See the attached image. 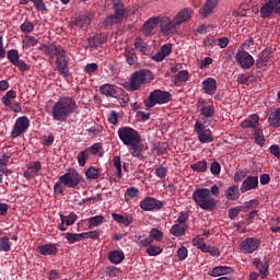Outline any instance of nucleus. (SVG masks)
<instances>
[{"instance_id": "obj_42", "label": "nucleus", "mask_w": 280, "mask_h": 280, "mask_svg": "<svg viewBox=\"0 0 280 280\" xmlns=\"http://www.w3.org/2000/svg\"><path fill=\"white\" fill-rule=\"evenodd\" d=\"M192 244L194 246H196L197 248H199V250H201V253H207V247L209 245H207V243H205V238L200 235H197L194 240H192Z\"/></svg>"}, {"instance_id": "obj_16", "label": "nucleus", "mask_w": 280, "mask_h": 280, "mask_svg": "<svg viewBox=\"0 0 280 280\" xmlns=\"http://www.w3.org/2000/svg\"><path fill=\"white\" fill-rule=\"evenodd\" d=\"M172 54V44L167 43L163 45L158 52L152 56V60L155 62H163L167 56Z\"/></svg>"}, {"instance_id": "obj_28", "label": "nucleus", "mask_w": 280, "mask_h": 280, "mask_svg": "<svg viewBox=\"0 0 280 280\" xmlns=\"http://www.w3.org/2000/svg\"><path fill=\"white\" fill-rule=\"evenodd\" d=\"M101 95H105V97H116L117 96V88L113 84H103L100 86Z\"/></svg>"}, {"instance_id": "obj_58", "label": "nucleus", "mask_w": 280, "mask_h": 280, "mask_svg": "<svg viewBox=\"0 0 280 280\" xmlns=\"http://www.w3.org/2000/svg\"><path fill=\"white\" fill-rule=\"evenodd\" d=\"M175 80L177 82H187L189 80V72L187 70H180L176 75Z\"/></svg>"}, {"instance_id": "obj_38", "label": "nucleus", "mask_w": 280, "mask_h": 280, "mask_svg": "<svg viewBox=\"0 0 280 280\" xmlns=\"http://www.w3.org/2000/svg\"><path fill=\"white\" fill-rule=\"evenodd\" d=\"M228 200H237L240 198V187L233 185L226 189L225 192Z\"/></svg>"}, {"instance_id": "obj_47", "label": "nucleus", "mask_w": 280, "mask_h": 280, "mask_svg": "<svg viewBox=\"0 0 280 280\" xmlns=\"http://www.w3.org/2000/svg\"><path fill=\"white\" fill-rule=\"evenodd\" d=\"M24 49H30V47H35V45H38V39L32 35H26L25 39L22 42Z\"/></svg>"}, {"instance_id": "obj_46", "label": "nucleus", "mask_w": 280, "mask_h": 280, "mask_svg": "<svg viewBox=\"0 0 280 280\" xmlns=\"http://www.w3.org/2000/svg\"><path fill=\"white\" fill-rule=\"evenodd\" d=\"M12 100H16V92L14 90H10L2 96V103L4 106H12Z\"/></svg>"}, {"instance_id": "obj_30", "label": "nucleus", "mask_w": 280, "mask_h": 280, "mask_svg": "<svg viewBox=\"0 0 280 280\" xmlns=\"http://www.w3.org/2000/svg\"><path fill=\"white\" fill-rule=\"evenodd\" d=\"M189 226L183 225L180 223H176L171 228V234L174 235V237H183L185 233H187V230Z\"/></svg>"}, {"instance_id": "obj_1", "label": "nucleus", "mask_w": 280, "mask_h": 280, "mask_svg": "<svg viewBox=\"0 0 280 280\" xmlns=\"http://www.w3.org/2000/svg\"><path fill=\"white\" fill-rule=\"evenodd\" d=\"M78 110V103L73 97H62L56 102L51 109L52 119L55 121H65L69 119L73 113Z\"/></svg>"}, {"instance_id": "obj_39", "label": "nucleus", "mask_w": 280, "mask_h": 280, "mask_svg": "<svg viewBox=\"0 0 280 280\" xmlns=\"http://www.w3.org/2000/svg\"><path fill=\"white\" fill-rule=\"evenodd\" d=\"M254 139H255V143H257V145H260V148H264V145L266 144V138H264V131L261 130V128H255L254 130Z\"/></svg>"}, {"instance_id": "obj_13", "label": "nucleus", "mask_w": 280, "mask_h": 280, "mask_svg": "<svg viewBox=\"0 0 280 280\" xmlns=\"http://www.w3.org/2000/svg\"><path fill=\"white\" fill-rule=\"evenodd\" d=\"M196 106L199 108L200 117L209 119V117H213L215 115V108H213V105H207V101L205 98H199Z\"/></svg>"}, {"instance_id": "obj_25", "label": "nucleus", "mask_w": 280, "mask_h": 280, "mask_svg": "<svg viewBox=\"0 0 280 280\" xmlns=\"http://www.w3.org/2000/svg\"><path fill=\"white\" fill-rule=\"evenodd\" d=\"M202 89L207 95H213L218 91V82L213 78H208L202 82Z\"/></svg>"}, {"instance_id": "obj_48", "label": "nucleus", "mask_w": 280, "mask_h": 280, "mask_svg": "<svg viewBox=\"0 0 280 280\" xmlns=\"http://www.w3.org/2000/svg\"><path fill=\"white\" fill-rule=\"evenodd\" d=\"M147 255L149 257H156L163 253V247L156 245H149L145 249Z\"/></svg>"}, {"instance_id": "obj_5", "label": "nucleus", "mask_w": 280, "mask_h": 280, "mask_svg": "<svg viewBox=\"0 0 280 280\" xmlns=\"http://www.w3.org/2000/svg\"><path fill=\"white\" fill-rule=\"evenodd\" d=\"M141 135L139 131L131 127H120L118 129V139L124 143V145H130V143H135L137 139H140Z\"/></svg>"}, {"instance_id": "obj_37", "label": "nucleus", "mask_w": 280, "mask_h": 280, "mask_svg": "<svg viewBox=\"0 0 280 280\" xmlns=\"http://www.w3.org/2000/svg\"><path fill=\"white\" fill-rule=\"evenodd\" d=\"M112 218L115 220V222H118V224H124V226H130L132 222V217H124L118 213H113Z\"/></svg>"}, {"instance_id": "obj_27", "label": "nucleus", "mask_w": 280, "mask_h": 280, "mask_svg": "<svg viewBox=\"0 0 280 280\" xmlns=\"http://www.w3.org/2000/svg\"><path fill=\"white\" fill-rule=\"evenodd\" d=\"M62 46H56L54 44H44L42 46L38 47L39 51H43V54H45V56H56V54H58V50L61 48Z\"/></svg>"}, {"instance_id": "obj_60", "label": "nucleus", "mask_w": 280, "mask_h": 280, "mask_svg": "<svg viewBox=\"0 0 280 280\" xmlns=\"http://www.w3.org/2000/svg\"><path fill=\"white\" fill-rule=\"evenodd\" d=\"M114 167L117 170V177H121V158L120 156H114L113 158Z\"/></svg>"}, {"instance_id": "obj_8", "label": "nucleus", "mask_w": 280, "mask_h": 280, "mask_svg": "<svg viewBox=\"0 0 280 280\" xmlns=\"http://www.w3.org/2000/svg\"><path fill=\"white\" fill-rule=\"evenodd\" d=\"M56 58H57V71L63 78H69V68L67 65H69V61L67 60V51H65V48H59L58 51L56 52Z\"/></svg>"}, {"instance_id": "obj_17", "label": "nucleus", "mask_w": 280, "mask_h": 280, "mask_svg": "<svg viewBox=\"0 0 280 280\" xmlns=\"http://www.w3.org/2000/svg\"><path fill=\"white\" fill-rule=\"evenodd\" d=\"M177 25L175 18L172 20L168 16H164L160 21V27L164 34H170L173 30H176Z\"/></svg>"}, {"instance_id": "obj_57", "label": "nucleus", "mask_w": 280, "mask_h": 280, "mask_svg": "<svg viewBox=\"0 0 280 280\" xmlns=\"http://www.w3.org/2000/svg\"><path fill=\"white\" fill-rule=\"evenodd\" d=\"M7 58L14 65L15 62L19 61V50L16 49H11L7 52Z\"/></svg>"}, {"instance_id": "obj_22", "label": "nucleus", "mask_w": 280, "mask_h": 280, "mask_svg": "<svg viewBox=\"0 0 280 280\" xmlns=\"http://www.w3.org/2000/svg\"><path fill=\"white\" fill-rule=\"evenodd\" d=\"M156 25H159V18H150L147 22H144L141 30L143 36H152V32H154Z\"/></svg>"}, {"instance_id": "obj_19", "label": "nucleus", "mask_w": 280, "mask_h": 280, "mask_svg": "<svg viewBox=\"0 0 280 280\" xmlns=\"http://www.w3.org/2000/svg\"><path fill=\"white\" fill-rule=\"evenodd\" d=\"M43 165L40 162H31L27 166V170L24 172V177L27 178V180L34 178V176H38V173L40 172Z\"/></svg>"}, {"instance_id": "obj_44", "label": "nucleus", "mask_w": 280, "mask_h": 280, "mask_svg": "<svg viewBox=\"0 0 280 280\" xmlns=\"http://www.w3.org/2000/svg\"><path fill=\"white\" fill-rule=\"evenodd\" d=\"M118 23H121V20L117 15L110 14L105 18L103 25L105 27H113V25H117Z\"/></svg>"}, {"instance_id": "obj_43", "label": "nucleus", "mask_w": 280, "mask_h": 280, "mask_svg": "<svg viewBox=\"0 0 280 280\" xmlns=\"http://www.w3.org/2000/svg\"><path fill=\"white\" fill-rule=\"evenodd\" d=\"M190 170L198 173H205L208 170V164L205 160L198 161L197 163L190 165Z\"/></svg>"}, {"instance_id": "obj_59", "label": "nucleus", "mask_w": 280, "mask_h": 280, "mask_svg": "<svg viewBox=\"0 0 280 280\" xmlns=\"http://www.w3.org/2000/svg\"><path fill=\"white\" fill-rule=\"evenodd\" d=\"M149 237H151L152 242H154V240L161 242V240H163V232L159 231V229H152Z\"/></svg>"}, {"instance_id": "obj_20", "label": "nucleus", "mask_w": 280, "mask_h": 280, "mask_svg": "<svg viewBox=\"0 0 280 280\" xmlns=\"http://www.w3.org/2000/svg\"><path fill=\"white\" fill-rule=\"evenodd\" d=\"M194 14V11L189 8H185L183 10H180L175 16V23L177 25H183V23H187V21H189L191 19Z\"/></svg>"}, {"instance_id": "obj_3", "label": "nucleus", "mask_w": 280, "mask_h": 280, "mask_svg": "<svg viewBox=\"0 0 280 280\" xmlns=\"http://www.w3.org/2000/svg\"><path fill=\"white\" fill-rule=\"evenodd\" d=\"M148 80H152V71L145 69L138 70L131 74L130 79L122 86L126 91H139L143 84H147Z\"/></svg>"}, {"instance_id": "obj_51", "label": "nucleus", "mask_w": 280, "mask_h": 280, "mask_svg": "<svg viewBox=\"0 0 280 280\" xmlns=\"http://www.w3.org/2000/svg\"><path fill=\"white\" fill-rule=\"evenodd\" d=\"M89 222V229H95L96 226H100L104 222V218L102 215H95L88 219Z\"/></svg>"}, {"instance_id": "obj_6", "label": "nucleus", "mask_w": 280, "mask_h": 280, "mask_svg": "<svg viewBox=\"0 0 280 280\" xmlns=\"http://www.w3.org/2000/svg\"><path fill=\"white\" fill-rule=\"evenodd\" d=\"M59 178L60 183L70 189H75V187L82 183V175H80V173H78L75 170L71 168Z\"/></svg>"}, {"instance_id": "obj_50", "label": "nucleus", "mask_w": 280, "mask_h": 280, "mask_svg": "<svg viewBox=\"0 0 280 280\" xmlns=\"http://www.w3.org/2000/svg\"><path fill=\"white\" fill-rule=\"evenodd\" d=\"M11 249L10 237L3 236L0 238V253H10Z\"/></svg>"}, {"instance_id": "obj_36", "label": "nucleus", "mask_w": 280, "mask_h": 280, "mask_svg": "<svg viewBox=\"0 0 280 280\" xmlns=\"http://www.w3.org/2000/svg\"><path fill=\"white\" fill-rule=\"evenodd\" d=\"M40 255H57L58 248L54 244H45L39 246Z\"/></svg>"}, {"instance_id": "obj_31", "label": "nucleus", "mask_w": 280, "mask_h": 280, "mask_svg": "<svg viewBox=\"0 0 280 280\" xmlns=\"http://www.w3.org/2000/svg\"><path fill=\"white\" fill-rule=\"evenodd\" d=\"M108 259L110 264H121L126 259V255L121 250H113L108 254Z\"/></svg>"}, {"instance_id": "obj_2", "label": "nucleus", "mask_w": 280, "mask_h": 280, "mask_svg": "<svg viewBox=\"0 0 280 280\" xmlns=\"http://www.w3.org/2000/svg\"><path fill=\"white\" fill-rule=\"evenodd\" d=\"M192 200L203 211H213L218 207V200L211 196L209 188H198L192 192Z\"/></svg>"}, {"instance_id": "obj_14", "label": "nucleus", "mask_w": 280, "mask_h": 280, "mask_svg": "<svg viewBox=\"0 0 280 280\" xmlns=\"http://www.w3.org/2000/svg\"><path fill=\"white\" fill-rule=\"evenodd\" d=\"M162 207L163 201L156 200L154 197H145L140 202V209H143V211H154V209L159 211Z\"/></svg>"}, {"instance_id": "obj_55", "label": "nucleus", "mask_w": 280, "mask_h": 280, "mask_svg": "<svg viewBox=\"0 0 280 280\" xmlns=\"http://www.w3.org/2000/svg\"><path fill=\"white\" fill-rule=\"evenodd\" d=\"M20 30L23 32V34H32V32H34V24L30 21H26L21 24Z\"/></svg>"}, {"instance_id": "obj_7", "label": "nucleus", "mask_w": 280, "mask_h": 280, "mask_svg": "<svg viewBox=\"0 0 280 280\" xmlns=\"http://www.w3.org/2000/svg\"><path fill=\"white\" fill-rule=\"evenodd\" d=\"M272 14H280L279 0H265V3L260 8L261 19H270Z\"/></svg>"}, {"instance_id": "obj_53", "label": "nucleus", "mask_w": 280, "mask_h": 280, "mask_svg": "<svg viewBox=\"0 0 280 280\" xmlns=\"http://www.w3.org/2000/svg\"><path fill=\"white\" fill-rule=\"evenodd\" d=\"M90 155H91V153H89L88 149L79 152V154H78V163H79V165L81 167H84V165H86V161L89 160Z\"/></svg>"}, {"instance_id": "obj_52", "label": "nucleus", "mask_w": 280, "mask_h": 280, "mask_svg": "<svg viewBox=\"0 0 280 280\" xmlns=\"http://www.w3.org/2000/svg\"><path fill=\"white\" fill-rule=\"evenodd\" d=\"M85 176L90 180H97V178H100V170L95 168L94 166H90L85 171Z\"/></svg>"}, {"instance_id": "obj_64", "label": "nucleus", "mask_w": 280, "mask_h": 280, "mask_svg": "<svg viewBox=\"0 0 280 280\" xmlns=\"http://www.w3.org/2000/svg\"><path fill=\"white\" fill-rule=\"evenodd\" d=\"M98 67L100 66H97L96 62L88 63L84 68V71H85V73H89V74L95 73V71H97Z\"/></svg>"}, {"instance_id": "obj_9", "label": "nucleus", "mask_w": 280, "mask_h": 280, "mask_svg": "<svg viewBox=\"0 0 280 280\" xmlns=\"http://www.w3.org/2000/svg\"><path fill=\"white\" fill-rule=\"evenodd\" d=\"M27 128H30V118H27V116L19 117L12 128L11 138L18 139V137L27 132Z\"/></svg>"}, {"instance_id": "obj_61", "label": "nucleus", "mask_w": 280, "mask_h": 280, "mask_svg": "<svg viewBox=\"0 0 280 280\" xmlns=\"http://www.w3.org/2000/svg\"><path fill=\"white\" fill-rule=\"evenodd\" d=\"M100 240V231L83 232V240Z\"/></svg>"}, {"instance_id": "obj_4", "label": "nucleus", "mask_w": 280, "mask_h": 280, "mask_svg": "<svg viewBox=\"0 0 280 280\" xmlns=\"http://www.w3.org/2000/svg\"><path fill=\"white\" fill-rule=\"evenodd\" d=\"M172 100V94L163 90H154L149 94L148 100L144 101L147 108H154L156 104H167Z\"/></svg>"}, {"instance_id": "obj_29", "label": "nucleus", "mask_w": 280, "mask_h": 280, "mask_svg": "<svg viewBox=\"0 0 280 280\" xmlns=\"http://www.w3.org/2000/svg\"><path fill=\"white\" fill-rule=\"evenodd\" d=\"M268 122L272 128H280V108H275L268 117Z\"/></svg>"}, {"instance_id": "obj_35", "label": "nucleus", "mask_w": 280, "mask_h": 280, "mask_svg": "<svg viewBox=\"0 0 280 280\" xmlns=\"http://www.w3.org/2000/svg\"><path fill=\"white\" fill-rule=\"evenodd\" d=\"M124 56L126 58V62H128L130 66L137 65V54L135 52V48L127 47L125 49Z\"/></svg>"}, {"instance_id": "obj_32", "label": "nucleus", "mask_w": 280, "mask_h": 280, "mask_svg": "<svg viewBox=\"0 0 280 280\" xmlns=\"http://www.w3.org/2000/svg\"><path fill=\"white\" fill-rule=\"evenodd\" d=\"M135 47L138 49V51H140V54H143V56H148V54H150L148 44L140 37L135 39Z\"/></svg>"}, {"instance_id": "obj_12", "label": "nucleus", "mask_w": 280, "mask_h": 280, "mask_svg": "<svg viewBox=\"0 0 280 280\" xmlns=\"http://www.w3.org/2000/svg\"><path fill=\"white\" fill-rule=\"evenodd\" d=\"M235 58L242 69H250L255 65V59L246 50L238 51Z\"/></svg>"}, {"instance_id": "obj_10", "label": "nucleus", "mask_w": 280, "mask_h": 280, "mask_svg": "<svg viewBox=\"0 0 280 280\" xmlns=\"http://www.w3.org/2000/svg\"><path fill=\"white\" fill-rule=\"evenodd\" d=\"M194 130L200 143H211L213 141L211 129H207V127H205V124L197 121L195 124Z\"/></svg>"}, {"instance_id": "obj_24", "label": "nucleus", "mask_w": 280, "mask_h": 280, "mask_svg": "<svg viewBox=\"0 0 280 280\" xmlns=\"http://www.w3.org/2000/svg\"><path fill=\"white\" fill-rule=\"evenodd\" d=\"M114 15L121 21H124V18L126 16V7L121 0H113L112 1Z\"/></svg>"}, {"instance_id": "obj_11", "label": "nucleus", "mask_w": 280, "mask_h": 280, "mask_svg": "<svg viewBox=\"0 0 280 280\" xmlns=\"http://www.w3.org/2000/svg\"><path fill=\"white\" fill-rule=\"evenodd\" d=\"M261 244V241L255 237H248L245 238L241 244H240V250L241 253H244L245 255H253L257 248H259Z\"/></svg>"}, {"instance_id": "obj_54", "label": "nucleus", "mask_w": 280, "mask_h": 280, "mask_svg": "<svg viewBox=\"0 0 280 280\" xmlns=\"http://www.w3.org/2000/svg\"><path fill=\"white\" fill-rule=\"evenodd\" d=\"M139 196V189L136 187H129L125 192V200L126 202L132 200V198H137Z\"/></svg>"}, {"instance_id": "obj_23", "label": "nucleus", "mask_w": 280, "mask_h": 280, "mask_svg": "<svg viewBox=\"0 0 280 280\" xmlns=\"http://www.w3.org/2000/svg\"><path fill=\"white\" fill-rule=\"evenodd\" d=\"M104 43H106V35L102 33L88 38V47H91V49H97V47H101Z\"/></svg>"}, {"instance_id": "obj_21", "label": "nucleus", "mask_w": 280, "mask_h": 280, "mask_svg": "<svg viewBox=\"0 0 280 280\" xmlns=\"http://www.w3.org/2000/svg\"><path fill=\"white\" fill-rule=\"evenodd\" d=\"M218 3H220V0H207L203 7L199 10V14L207 19L209 14H213V10L218 8Z\"/></svg>"}, {"instance_id": "obj_34", "label": "nucleus", "mask_w": 280, "mask_h": 280, "mask_svg": "<svg viewBox=\"0 0 280 280\" xmlns=\"http://www.w3.org/2000/svg\"><path fill=\"white\" fill-rule=\"evenodd\" d=\"M231 270V267L218 266L209 271V275L210 277H222L223 275H230Z\"/></svg>"}, {"instance_id": "obj_63", "label": "nucleus", "mask_w": 280, "mask_h": 280, "mask_svg": "<svg viewBox=\"0 0 280 280\" xmlns=\"http://www.w3.org/2000/svg\"><path fill=\"white\" fill-rule=\"evenodd\" d=\"M187 220H189V213L187 212H179L177 217V224L187 225Z\"/></svg>"}, {"instance_id": "obj_40", "label": "nucleus", "mask_w": 280, "mask_h": 280, "mask_svg": "<svg viewBox=\"0 0 280 280\" xmlns=\"http://www.w3.org/2000/svg\"><path fill=\"white\" fill-rule=\"evenodd\" d=\"M60 220L62 224L72 226V224H75V220H78V214L75 212H71L69 215L60 214Z\"/></svg>"}, {"instance_id": "obj_56", "label": "nucleus", "mask_w": 280, "mask_h": 280, "mask_svg": "<svg viewBox=\"0 0 280 280\" xmlns=\"http://www.w3.org/2000/svg\"><path fill=\"white\" fill-rule=\"evenodd\" d=\"M31 3H33L34 8L38 10L39 12H47V5L45 4V1L43 0H28Z\"/></svg>"}, {"instance_id": "obj_49", "label": "nucleus", "mask_w": 280, "mask_h": 280, "mask_svg": "<svg viewBox=\"0 0 280 280\" xmlns=\"http://www.w3.org/2000/svg\"><path fill=\"white\" fill-rule=\"evenodd\" d=\"M66 240L69 242V244H75V242H82L84 240V233L75 234L68 232L66 234Z\"/></svg>"}, {"instance_id": "obj_41", "label": "nucleus", "mask_w": 280, "mask_h": 280, "mask_svg": "<svg viewBox=\"0 0 280 280\" xmlns=\"http://www.w3.org/2000/svg\"><path fill=\"white\" fill-rule=\"evenodd\" d=\"M136 244L140 246V248H148L152 244V237L143 234L138 236Z\"/></svg>"}, {"instance_id": "obj_15", "label": "nucleus", "mask_w": 280, "mask_h": 280, "mask_svg": "<svg viewBox=\"0 0 280 280\" xmlns=\"http://www.w3.org/2000/svg\"><path fill=\"white\" fill-rule=\"evenodd\" d=\"M127 148L129 149L130 154L133 155L136 159H139L141 156V153L148 150V147L141 143V137L138 138L135 142L127 144Z\"/></svg>"}, {"instance_id": "obj_45", "label": "nucleus", "mask_w": 280, "mask_h": 280, "mask_svg": "<svg viewBox=\"0 0 280 280\" xmlns=\"http://www.w3.org/2000/svg\"><path fill=\"white\" fill-rule=\"evenodd\" d=\"M90 154H94L96 156H104V148L102 143H94L92 147L88 148Z\"/></svg>"}, {"instance_id": "obj_62", "label": "nucleus", "mask_w": 280, "mask_h": 280, "mask_svg": "<svg viewBox=\"0 0 280 280\" xmlns=\"http://www.w3.org/2000/svg\"><path fill=\"white\" fill-rule=\"evenodd\" d=\"M155 176H158V178H165V176H167V167L160 165L155 168Z\"/></svg>"}, {"instance_id": "obj_33", "label": "nucleus", "mask_w": 280, "mask_h": 280, "mask_svg": "<svg viewBox=\"0 0 280 280\" xmlns=\"http://www.w3.org/2000/svg\"><path fill=\"white\" fill-rule=\"evenodd\" d=\"M73 24L75 27L84 30V27H89V25H91V18H89V15H79L74 19Z\"/></svg>"}, {"instance_id": "obj_26", "label": "nucleus", "mask_w": 280, "mask_h": 280, "mask_svg": "<svg viewBox=\"0 0 280 280\" xmlns=\"http://www.w3.org/2000/svg\"><path fill=\"white\" fill-rule=\"evenodd\" d=\"M241 128H259V116L257 114H254L249 116L247 119L241 122Z\"/></svg>"}, {"instance_id": "obj_18", "label": "nucleus", "mask_w": 280, "mask_h": 280, "mask_svg": "<svg viewBox=\"0 0 280 280\" xmlns=\"http://www.w3.org/2000/svg\"><path fill=\"white\" fill-rule=\"evenodd\" d=\"M259 187V178L257 176H248L243 182L241 186L242 194H246V191H250V189H257Z\"/></svg>"}]
</instances>
